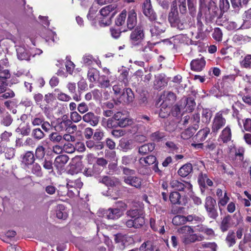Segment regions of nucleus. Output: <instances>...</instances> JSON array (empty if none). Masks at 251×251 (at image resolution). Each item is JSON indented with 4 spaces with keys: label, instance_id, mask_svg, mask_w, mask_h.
<instances>
[{
    "label": "nucleus",
    "instance_id": "obj_49",
    "mask_svg": "<svg viewBox=\"0 0 251 251\" xmlns=\"http://www.w3.org/2000/svg\"><path fill=\"white\" fill-rule=\"evenodd\" d=\"M230 218L229 216L225 217L221 224L220 228L222 232H225L228 230L230 227Z\"/></svg>",
    "mask_w": 251,
    "mask_h": 251
},
{
    "label": "nucleus",
    "instance_id": "obj_21",
    "mask_svg": "<svg viewBox=\"0 0 251 251\" xmlns=\"http://www.w3.org/2000/svg\"><path fill=\"white\" fill-rule=\"evenodd\" d=\"M116 8L115 4H110L103 7L100 10V13L101 17H111V18L115 14V11H114Z\"/></svg>",
    "mask_w": 251,
    "mask_h": 251
},
{
    "label": "nucleus",
    "instance_id": "obj_38",
    "mask_svg": "<svg viewBox=\"0 0 251 251\" xmlns=\"http://www.w3.org/2000/svg\"><path fill=\"white\" fill-rule=\"evenodd\" d=\"M170 200L173 204H183L181 200V196L177 192H173L170 194Z\"/></svg>",
    "mask_w": 251,
    "mask_h": 251
},
{
    "label": "nucleus",
    "instance_id": "obj_30",
    "mask_svg": "<svg viewBox=\"0 0 251 251\" xmlns=\"http://www.w3.org/2000/svg\"><path fill=\"white\" fill-rule=\"evenodd\" d=\"M1 114L0 124L5 126H10L13 122V119L11 115L8 112H4Z\"/></svg>",
    "mask_w": 251,
    "mask_h": 251
},
{
    "label": "nucleus",
    "instance_id": "obj_28",
    "mask_svg": "<svg viewBox=\"0 0 251 251\" xmlns=\"http://www.w3.org/2000/svg\"><path fill=\"white\" fill-rule=\"evenodd\" d=\"M209 132L210 129L209 128H204L199 130L193 138V139L199 142H202L206 139Z\"/></svg>",
    "mask_w": 251,
    "mask_h": 251
},
{
    "label": "nucleus",
    "instance_id": "obj_16",
    "mask_svg": "<svg viewBox=\"0 0 251 251\" xmlns=\"http://www.w3.org/2000/svg\"><path fill=\"white\" fill-rule=\"evenodd\" d=\"M145 223L143 216L136 217L133 219H130L126 222V226L128 228L133 227L139 228L141 227Z\"/></svg>",
    "mask_w": 251,
    "mask_h": 251
},
{
    "label": "nucleus",
    "instance_id": "obj_35",
    "mask_svg": "<svg viewBox=\"0 0 251 251\" xmlns=\"http://www.w3.org/2000/svg\"><path fill=\"white\" fill-rule=\"evenodd\" d=\"M102 126L108 129L116 128L119 126L116 120L113 118V116L107 120H103Z\"/></svg>",
    "mask_w": 251,
    "mask_h": 251
},
{
    "label": "nucleus",
    "instance_id": "obj_36",
    "mask_svg": "<svg viewBox=\"0 0 251 251\" xmlns=\"http://www.w3.org/2000/svg\"><path fill=\"white\" fill-rule=\"evenodd\" d=\"M144 212L142 208L130 209L126 212L127 216L130 217L131 219H135L139 216H142Z\"/></svg>",
    "mask_w": 251,
    "mask_h": 251
},
{
    "label": "nucleus",
    "instance_id": "obj_27",
    "mask_svg": "<svg viewBox=\"0 0 251 251\" xmlns=\"http://www.w3.org/2000/svg\"><path fill=\"white\" fill-rule=\"evenodd\" d=\"M155 45V43H151L150 42H143V45H140V47H138L139 48V50L144 52L148 53V56L147 57V60H149L151 58V55L149 53V52H151L152 49L154 47V46Z\"/></svg>",
    "mask_w": 251,
    "mask_h": 251
},
{
    "label": "nucleus",
    "instance_id": "obj_52",
    "mask_svg": "<svg viewBox=\"0 0 251 251\" xmlns=\"http://www.w3.org/2000/svg\"><path fill=\"white\" fill-rule=\"evenodd\" d=\"M45 155V148L43 146H38L35 150V157L38 159H42Z\"/></svg>",
    "mask_w": 251,
    "mask_h": 251
},
{
    "label": "nucleus",
    "instance_id": "obj_47",
    "mask_svg": "<svg viewBox=\"0 0 251 251\" xmlns=\"http://www.w3.org/2000/svg\"><path fill=\"white\" fill-rule=\"evenodd\" d=\"M100 182L107 186L112 187L115 185V183L117 182V180L116 178H113L110 176H104L102 177Z\"/></svg>",
    "mask_w": 251,
    "mask_h": 251
},
{
    "label": "nucleus",
    "instance_id": "obj_18",
    "mask_svg": "<svg viewBox=\"0 0 251 251\" xmlns=\"http://www.w3.org/2000/svg\"><path fill=\"white\" fill-rule=\"evenodd\" d=\"M192 70L200 72L203 70L205 66V61L203 58H198L193 60L190 64Z\"/></svg>",
    "mask_w": 251,
    "mask_h": 251
},
{
    "label": "nucleus",
    "instance_id": "obj_7",
    "mask_svg": "<svg viewBox=\"0 0 251 251\" xmlns=\"http://www.w3.org/2000/svg\"><path fill=\"white\" fill-rule=\"evenodd\" d=\"M113 118L115 119L119 127L123 128L133 124V120L127 117L126 114L121 111H118L113 115Z\"/></svg>",
    "mask_w": 251,
    "mask_h": 251
},
{
    "label": "nucleus",
    "instance_id": "obj_20",
    "mask_svg": "<svg viewBox=\"0 0 251 251\" xmlns=\"http://www.w3.org/2000/svg\"><path fill=\"white\" fill-rule=\"evenodd\" d=\"M124 181L126 184L137 188H140L142 183L141 179L135 176H125Z\"/></svg>",
    "mask_w": 251,
    "mask_h": 251
},
{
    "label": "nucleus",
    "instance_id": "obj_17",
    "mask_svg": "<svg viewBox=\"0 0 251 251\" xmlns=\"http://www.w3.org/2000/svg\"><path fill=\"white\" fill-rule=\"evenodd\" d=\"M17 57L19 60H27L30 58V50H28L25 45L19 46L16 48Z\"/></svg>",
    "mask_w": 251,
    "mask_h": 251
},
{
    "label": "nucleus",
    "instance_id": "obj_40",
    "mask_svg": "<svg viewBox=\"0 0 251 251\" xmlns=\"http://www.w3.org/2000/svg\"><path fill=\"white\" fill-rule=\"evenodd\" d=\"M186 219L187 220V222H194V224L202 223L204 220V218L203 216L201 215H197L196 214L189 215L187 216H186Z\"/></svg>",
    "mask_w": 251,
    "mask_h": 251
},
{
    "label": "nucleus",
    "instance_id": "obj_5",
    "mask_svg": "<svg viewBox=\"0 0 251 251\" xmlns=\"http://www.w3.org/2000/svg\"><path fill=\"white\" fill-rule=\"evenodd\" d=\"M204 207L208 216L212 219H216L218 214L216 207V200L211 196L206 197L205 200Z\"/></svg>",
    "mask_w": 251,
    "mask_h": 251
},
{
    "label": "nucleus",
    "instance_id": "obj_48",
    "mask_svg": "<svg viewBox=\"0 0 251 251\" xmlns=\"http://www.w3.org/2000/svg\"><path fill=\"white\" fill-rule=\"evenodd\" d=\"M165 137L166 134L160 131L154 132L151 135V139L155 142H159L163 139Z\"/></svg>",
    "mask_w": 251,
    "mask_h": 251
},
{
    "label": "nucleus",
    "instance_id": "obj_1",
    "mask_svg": "<svg viewBox=\"0 0 251 251\" xmlns=\"http://www.w3.org/2000/svg\"><path fill=\"white\" fill-rule=\"evenodd\" d=\"M176 5V1H174L171 11L169 14V21L172 26L180 30L187 29L193 24L192 18L189 17H186L180 19L178 17Z\"/></svg>",
    "mask_w": 251,
    "mask_h": 251
},
{
    "label": "nucleus",
    "instance_id": "obj_4",
    "mask_svg": "<svg viewBox=\"0 0 251 251\" xmlns=\"http://www.w3.org/2000/svg\"><path fill=\"white\" fill-rule=\"evenodd\" d=\"M144 33L143 29L141 27H137L133 30L130 35L131 44L134 47H140L143 45L144 42Z\"/></svg>",
    "mask_w": 251,
    "mask_h": 251
},
{
    "label": "nucleus",
    "instance_id": "obj_8",
    "mask_svg": "<svg viewBox=\"0 0 251 251\" xmlns=\"http://www.w3.org/2000/svg\"><path fill=\"white\" fill-rule=\"evenodd\" d=\"M71 124L72 121H70L66 115H64L56 120L54 127L56 131L67 132Z\"/></svg>",
    "mask_w": 251,
    "mask_h": 251
},
{
    "label": "nucleus",
    "instance_id": "obj_59",
    "mask_svg": "<svg viewBox=\"0 0 251 251\" xmlns=\"http://www.w3.org/2000/svg\"><path fill=\"white\" fill-rule=\"evenodd\" d=\"M179 233L183 234V235H189V234L194 233V230L192 226H183L178 229Z\"/></svg>",
    "mask_w": 251,
    "mask_h": 251
},
{
    "label": "nucleus",
    "instance_id": "obj_13",
    "mask_svg": "<svg viewBox=\"0 0 251 251\" xmlns=\"http://www.w3.org/2000/svg\"><path fill=\"white\" fill-rule=\"evenodd\" d=\"M22 165L25 169L29 168L35 160L34 154L32 151H27L21 156Z\"/></svg>",
    "mask_w": 251,
    "mask_h": 251
},
{
    "label": "nucleus",
    "instance_id": "obj_14",
    "mask_svg": "<svg viewBox=\"0 0 251 251\" xmlns=\"http://www.w3.org/2000/svg\"><path fill=\"white\" fill-rule=\"evenodd\" d=\"M166 223L164 220L161 219L158 220L157 222L153 218L150 219V226L152 230L157 232L161 234H163L165 230L164 226Z\"/></svg>",
    "mask_w": 251,
    "mask_h": 251
},
{
    "label": "nucleus",
    "instance_id": "obj_39",
    "mask_svg": "<svg viewBox=\"0 0 251 251\" xmlns=\"http://www.w3.org/2000/svg\"><path fill=\"white\" fill-rule=\"evenodd\" d=\"M226 242L229 247L233 246L236 243L235 233L229 230L226 238Z\"/></svg>",
    "mask_w": 251,
    "mask_h": 251
},
{
    "label": "nucleus",
    "instance_id": "obj_25",
    "mask_svg": "<svg viewBox=\"0 0 251 251\" xmlns=\"http://www.w3.org/2000/svg\"><path fill=\"white\" fill-rule=\"evenodd\" d=\"M167 83V79L162 75H160L155 77L154 81V87L156 90L161 89L166 86Z\"/></svg>",
    "mask_w": 251,
    "mask_h": 251
},
{
    "label": "nucleus",
    "instance_id": "obj_6",
    "mask_svg": "<svg viewBox=\"0 0 251 251\" xmlns=\"http://www.w3.org/2000/svg\"><path fill=\"white\" fill-rule=\"evenodd\" d=\"M166 24L165 20L161 22H154L150 26V31L152 38H157L166 29Z\"/></svg>",
    "mask_w": 251,
    "mask_h": 251
},
{
    "label": "nucleus",
    "instance_id": "obj_58",
    "mask_svg": "<svg viewBox=\"0 0 251 251\" xmlns=\"http://www.w3.org/2000/svg\"><path fill=\"white\" fill-rule=\"evenodd\" d=\"M246 19L243 26L245 28H248L251 25V8L245 12Z\"/></svg>",
    "mask_w": 251,
    "mask_h": 251
},
{
    "label": "nucleus",
    "instance_id": "obj_2",
    "mask_svg": "<svg viewBox=\"0 0 251 251\" xmlns=\"http://www.w3.org/2000/svg\"><path fill=\"white\" fill-rule=\"evenodd\" d=\"M221 13L220 10L216 3L213 0H210L203 9V11H199L198 14V25L201 26L202 25V23L200 22L199 18L204 17L206 20L211 21L216 17L219 18Z\"/></svg>",
    "mask_w": 251,
    "mask_h": 251
},
{
    "label": "nucleus",
    "instance_id": "obj_26",
    "mask_svg": "<svg viewBox=\"0 0 251 251\" xmlns=\"http://www.w3.org/2000/svg\"><path fill=\"white\" fill-rule=\"evenodd\" d=\"M181 102L184 106L186 111L191 112L194 109L196 103L194 100L192 98H185L182 99Z\"/></svg>",
    "mask_w": 251,
    "mask_h": 251
},
{
    "label": "nucleus",
    "instance_id": "obj_12",
    "mask_svg": "<svg viewBox=\"0 0 251 251\" xmlns=\"http://www.w3.org/2000/svg\"><path fill=\"white\" fill-rule=\"evenodd\" d=\"M226 120L221 112L216 114L212 123V131L217 133L226 124Z\"/></svg>",
    "mask_w": 251,
    "mask_h": 251
},
{
    "label": "nucleus",
    "instance_id": "obj_37",
    "mask_svg": "<svg viewBox=\"0 0 251 251\" xmlns=\"http://www.w3.org/2000/svg\"><path fill=\"white\" fill-rule=\"evenodd\" d=\"M88 78L89 80L93 82L98 80L100 77L99 72L96 69H89L87 74Z\"/></svg>",
    "mask_w": 251,
    "mask_h": 251
},
{
    "label": "nucleus",
    "instance_id": "obj_42",
    "mask_svg": "<svg viewBox=\"0 0 251 251\" xmlns=\"http://www.w3.org/2000/svg\"><path fill=\"white\" fill-rule=\"evenodd\" d=\"M139 251H153L154 246L151 241L144 242L140 247Z\"/></svg>",
    "mask_w": 251,
    "mask_h": 251
},
{
    "label": "nucleus",
    "instance_id": "obj_44",
    "mask_svg": "<svg viewBox=\"0 0 251 251\" xmlns=\"http://www.w3.org/2000/svg\"><path fill=\"white\" fill-rule=\"evenodd\" d=\"M229 201V197L227 195V193L226 190H224V196L218 199V204L220 210H221L222 207L225 206Z\"/></svg>",
    "mask_w": 251,
    "mask_h": 251
},
{
    "label": "nucleus",
    "instance_id": "obj_24",
    "mask_svg": "<svg viewBox=\"0 0 251 251\" xmlns=\"http://www.w3.org/2000/svg\"><path fill=\"white\" fill-rule=\"evenodd\" d=\"M82 120L93 126H96L99 123L98 117L91 112H88L84 115L82 117Z\"/></svg>",
    "mask_w": 251,
    "mask_h": 251
},
{
    "label": "nucleus",
    "instance_id": "obj_62",
    "mask_svg": "<svg viewBox=\"0 0 251 251\" xmlns=\"http://www.w3.org/2000/svg\"><path fill=\"white\" fill-rule=\"evenodd\" d=\"M81 119H82V117L76 111H73L70 113V120L72 121V123H77L80 122Z\"/></svg>",
    "mask_w": 251,
    "mask_h": 251
},
{
    "label": "nucleus",
    "instance_id": "obj_64",
    "mask_svg": "<svg viewBox=\"0 0 251 251\" xmlns=\"http://www.w3.org/2000/svg\"><path fill=\"white\" fill-rule=\"evenodd\" d=\"M241 65L246 68H251V55H246L241 61Z\"/></svg>",
    "mask_w": 251,
    "mask_h": 251
},
{
    "label": "nucleus",
    "instance_id": "obj_60",
    "mask_svg": "<svg viewBox=\"0 0 251 251\" xmlns=\"http://www.w3.org/2000/svg\"><path fill=\"white\" fill-rule=\"evenodd\" d=\"M50 140L53 143H59L62 140V136L57 132H52L49 135Z\"/></svg>",
    "mask_w": 251,
    "mask_h": 251
},
{
    "label": "nucleus",
    "instance_id": "obj_56",
    "mask_svg": "<svg viewBox=\"0 0 251 251\" xmlns=\"http://www.w3.org/2000/svg\"><path fill=\"white\" fill-rule=\"evenodd\" d=\"M212 37L214 40L217 41H221L222 40L223 33L221 29L219 27H216L214 29L212 33Z\"/></svg>",
    "mask_w": 251,
    "mask_h": 251
},
{
    "label": "nucleus",
    "instance_id": "obj_50",
    "mask_svg": "<svg viewBox=\"0 0 251 251\" xmlns=\"http://www.w3.org/2000/svg\"><path fill=\"white\" fill-rule=\"evenodd\" d=\"M99 86L102 88H106L110 86V81L108 78L102 75L99 77L98 80Z\"/></svg>",
    "mask_w": 251,
    "mask_h": 251
},
{
    "label": "nucleus",
    "instance_id": "obj_23",
    "mask_svg": "<svg viewBox=\"0 0 251 251\" xmlns=\"http://www.w3.org/2000/svg\"><path fill=\"white\" fill-rule=\"evenodd\" d=\"M231 139V131L230 128L227 126L221 132L219 141H222L224 143H227Z\"/></svg>",
    "mask_w": 251,
    "mask_h": 251
},
{
    "label": "nucleus",
    "instance_id": "obj_34",
    "mask_svg": "<svg viewBox=\"0 0 251 251\" xmlns=\"http://www.w3.org/2000/svg\"><path fill=\"white\" fill-rule=\"evenodd\" d=\"M30 166V171L32 174L39 177L43 176V173L40 164L34 162Z\"/></svg>",
    "mask_w": 251,
    "mask_h": 251
},
{
    "label": "nucleus",
    "instance_id": "obj_57",
    "mask_svg": "<svg viewBox=\"0 0 251 251\" xmlns=\"http://www.w3.org/2000/svg\"><path fill=\"white\" fill-rule=\"evenodd\" d=\"M12 136L11 132L4 131L0 135V142L3 143H7L10 142V138Z\"/></svg>",
    "mask_w": 251,
    "mask_h": 251
},
{
    "label": "nucleus",
    "instance_id": "obj_10",
    "mask_svg": "<svg viewBox=\"0 0 251 251\" xmlns=\"http://www.w3.org/2000/svg\"><path fill=\"white\" fill-rule=\"evenodd\" d=\"M171 187L175 190L191 191L192 188V184L186 181L172 180L170 182Z\"/></svg>",
    "mask_w": 251,
    "mask_h": 251
},
{
    "label": "nucleus",
    "instance_id": "obj_63",
    "mask_svg": "<svg viewBox=\"0 0 251 251\" xmlns=\"http://www.w3.org/2000/svg\"><path fill=\"white\" fill-rule=\"evenodd\" d=\"M82 61L83 64H84L86 66H89L93 64L95 59L92 55L89 54H85L83 58Z\"/></svg>",
    "mask_w": 251,
    "mask_h": 251
},
{
    "label": "nucleus",
    "instance_id": "obj_55",
    "mask_svg": "<svg viewBox=\"0 0 251 251\" xmlns=\"http://www.w3.org/2000/svg\"><path fill=\"white\" fill-rule=\"evenodd\" d=\"M32 136L37 140H40L44 137L45 134L40 128H37L32 130Z\"/></svg>",
    "mask_w": 251,
    "mask_h": 251
},
{
    "label": "nucleus",
    "instance_id": "obj_54",
    "mask_svg": "<svg viewBox=\"0 0 251 251\" xmlns=\"http://www.w3.org/2000/svg\"><path fill=\"white\" fill-rule=\"evenodd\" d=\"M65 66L67 72L72 75L75 69V65L73 62L70 60V58L69 57H66V61L65 63Z\"/></svg>",
    "mask_w": 251,
    "mask_h": 251
},
{
    "label": "nucleus",
    "instance_id": "obj_43",
    "mask_svg": "<svg viewBox=\"0 0 251 251\" xmlns=\"http://www.w3.org/2000/svg\"><path fill=\"white\" fill-rule=\"evenodd\" d=\"M196 130L194 127H189L182 132L181 137L184 140H187L193 136Z\"/></svg>",
    "mask_w": 251,
    "mask_h": 251
},
{
    "label": "nucleus",
    "instance_id": "obj_3",
    "mask_svg": "<svg viewBox=\"0 0 251 251\" xmlns=\"http://www.w3.org/2000/svg\"><path fill=\"white\" fill-rule=\"evenodd\" d=\"M117 207L109 208L108 209H102L99 211L103 217L108 219L116 220L120 218L126 208V204L122 201L117 203Z\"/></svg>",
    "mask_w": 251,
    "mask_h": 251
},
{
    "label": "nucleus",
    "instance_id": "obj_53",
    "mask_svg": "<svg viewBox=\"0 0 251 251\" xmlns=\"http://www.w3.org/2000/svg\"><path fill=\"white\" fill-rule=\"evenodd\" d=\"M121 71V72L119 77V80L126 85L128 82L127 76L128 75V71L126 68H123Z\"/></svg>",
    "mask_w": 251,
    "mask_h": 251
},
{
    "label": "nucleus",
    "instance_id": "obj_51",
    "mask_svg": "<svg viewBox=\"0 0 251 251\" xmlns=\"http://www.w3.org/2000/svg\"><path fill=\"white\" fill-rule=\"evenodd\" d=\"M126 16V12L123 10L115 20V24L117 26L122 25L125 22Z\"/></svg>",
    "mask_w": 251,
    "mask_h": 251
},
{
    "label": "nucleus",
    "instance_id": "obj_19",
    "mask_svg": "<svg viewBox=\"0 0 251 251\" xmlns=\"http://www.w3.org/2000/svg\"><path fill=\"white\" fill-rule=\"evenodd\" d=\"M68 160L69 157L67 155H58L55 158L53 164L57 169L61 170Z\"/></svg>",
    "mask_w": 251,
    "mask_h": 251
},
{
    "label": "nucleus",
    "instance_id": "obj_32",
    "mask_svg": "<svg viewBox=\"0 0 251 251\" xmlns=\"http://www.w3.org/2000/svg\"><path fill=\"white\" fill-rule=\"evenodd\" d=\"M155 148V144L149 143L144 144L139 148L138 152L140 154L144 155L151 152L154 150Z\"/></svg>",
    "mask_w": 251,
    "mask_h": 251
},
{
    "label": "nucleus",
    "instance_id": "obj_46",
    "mask_svg": "<svg viewBox=\"0 0 251 251\" xmlns=\"http://www.w3.org/2000/svg\"><path fill=\"white\" fill-rule=\"evenodd\" d=\"M171 111V107L167 105V107L165 106H163V104L160 105V112L159 113V117L162 118L167 117Z\"/></svg>",
    "mask_w": 251,
    "mask_h": 251
},
{
    "label": "nucleus",
    "instance_id": "obj_9",
    "mask_svg": "<svg viewBox=\"0 0 251 251\" xmlns=\"http://www.w3.org/2000/svg\"><path fill=\"white\" fill-rule=\"evenodd\" d=\"M143 12L144 14L150 21H155L157 15L152 8L151 0H145L143 4Z\"/></svg>",
    "mask_w": 251,
    "mask_h": 251
},
{
    "label": "nucleus",
    "instance_id": "obj_22",
    "mask_svg": "<svg viewBox=\"0 0 251 251\" xmlns=\"http://www.w3.org/2000/svg\"><path fill=\"white\" fill-rule=\"evenodd\" d=\"M137 15L134 9L130 10L128 13L127 26L129 29H132L136 25Z\"/></svg>",
    "mask_w": 251,
    "mask_h": 251
},
{
    "label": "nucleus",
    "instance_id": "obj_45",
    "mask_svg": "<svg viewBox=\"0 0 251 251\" xmlns=\"http://www.w3.org/2000/svg\"><path fill=\"white\" fill-rule=\"evenodd\" d=\"M186 216L182 215L175 216L173 220L172 223L176 226H180L185 224L187 222Z\"/></svg>",
    "mask_w": 251,
    "mask_h": 251
},
{
    "label": "nucleus",
    "instance_id": "obj_41",
    "mask_svg": "<svg viewBox=\"0 0 251 251\" xmlns=\"http://www.w3.org/2000/svg\"><path fill=\"white\" fill-rule=\"evenodd\" d=\"M201 120L203 123H209L212 115L211 111L208 108L202 109L201 112Z\"/></svg>",
    "mask_w": 251,
    "mask_h": 251
},
{
    "label": "nucleus",
    "instance_id": "obj_31",
    "mask_svg": "<svg viewBox=\"0 0 251 251\" xmlns=\"http://www.w3.org/2000/svg\"><path fill=\"white\" fill-rule=\"evenodd\" d=\"M156 162V158L153 155H149L139 159L140 164L143 166H148Z\"/></svg>",
    "mask_w": 251,
    "mask_h": 251
},
{
    "label": "nucleus",
    "instance_id": "obj_33",
    "mask_svg": "<svg viewBox=\"0 0 251 251\" xmlns=\"http://www.w3.org/2000/svg\"><path fill=\"white\" fill-rule=\"evenodd\" d=\"M192 171V166L191 164H186L182 166L178 171V174L182 177L187 176Z\"/></svg>",
    "mask_w": 251,
    "mask_h": 251
},
{
    "label": "nucleus",
    "instance_id": "obj_29",
    "mask_svg": "<svg viewBox=\"0 0 251 251\" xmlns=\"http://www.w3.org/2000/svg\"><path fill=\"white\" fill-rule=\"evenodd\" d=\"M201 239V236L194 233L183 236V242L185 244L193 243L197 241H200Z\"/></svg>",
    "mask_w": 251,
    "mask_h": 251
},
{
    "label": "nucleus",
    "instance_id": "obj_15",
    "mask_svg": "<svg viewBox=\"0 0 251 251\" xmlns=\"http://www.w3.org/2000/svg\"><path fill=\"white\" fill-rule=\"evenodd\" d=\"M134 98V94L130 88H126L124 90L123 92L120 96L119 102L125 104H128L133 101Z\"/></svg>",
    "mask_w": 251,
    "mask_h": 251
},
{
    "label": "nucleus",
    "instance_id": "obj_61",
    "mask_svg": "<svg viewBox=\"0 0 251 251\" xmlns=\"http://www.w3.org/2000/svg\"><path fill=\"white\" fill-rule=\"evenodd\" d=\"M58 208L56 211V216L58 219H65L67 217V214L65 211H63L64 210V206L63 205H60L58 206Z\"/></svg>",
    "mask_w": 251,
    "mask_h": 251
},
{
    "label": "nucleus",
    "instance_id": "obj_11",
    "mask_svg": "<svg viewBox=\"0 0 251 251\" xmlns=\"http://www.w3.org/2000/svg\"><path fill=\"white\" fill-rule=\"evenodd\" d=\"M176 100V96L172 92L164 91L160 97V101H162L163 106L167 105L172 106Z\"/></svg>",
    "mask_w": 251,
    "mask_h": 251
}]
</instances>
